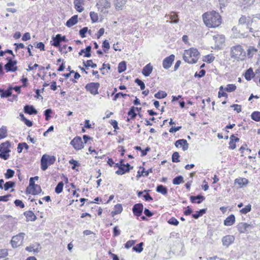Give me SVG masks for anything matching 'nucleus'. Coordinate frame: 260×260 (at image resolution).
<instances>
[{
  "label": "nucleus",
  "mask_w": 260,
  "mask_h": 260,
  "mask_svg": "<svg viewBox=\"0 0 260 260\" xmlns=\"http://www.w3.org/2000/svg\"><path fill=\"white\" fill-rule=\"evenodd\" d=\"M251 25L253 27H250L249 30L251 32H260V19L254 18L252 19Z\"/></svg>",
  "instance_id": "13"
},
{
  "label": "nucleus",
  "mask_w": 260,
  "mask_h": 260,
  "mask_svg": "<svg viewBox=\"0 0 260 260\" xmlns=\"http://www.w3.org/2000/svg\"><path fill=\"white\" fill-rule=\"evenodd\" d=\"M25 249L28 252H33L34 253H38L41 249V246L40 244L35 243L26 247Z\"/></svg>",
  "instance_id": "19"
},
{
  "label": "nucleus",
  "mask_w": 260,
  "mask_h": 260,
  "mask_svg": "<svg viewBox=\"0 0 260 260\" xmlns=\"http://www.w3.org/2000/svg\"><path fill=\"white\" fill-rule=\"evenodd\" d=\"M214 59L215 57L211 54H209L205 56V61L208 63L212 62Z\"/></svg>",
  "instance_id": "59"
},
{
  "label": "nucleus",
  "mask_w": 260,
  "mask_h": 260,
  "mask_svg": "<svg viewBox=\"0 0 260 260\" xmlns=\"http://www.w3.org/2000/svg\"><path fill=\"white\" fill-rule=\"evenodd\" d=\"M122 207L121 204H117L114 206V210L111 212L112 216L120 213L122 211Z\"/></svg>",
  "instance_id": "33"
},
{
  "label": "nucleus",
  "mask_w": 260,
  "mask_h": 260,
  "mask_svg": "<svg viewBox=\"0 0 260 260\" xmlns=\"http://www.w3.org/2000/svg\"><path fill=\"white\" fill-rule=\"evenodd\" d=\"M23 148H25L26 150H28L29 146L25 142L19 143L17 147L18 152L21 153Z\"/></svg>",
  "instance_id": "37"
},
{
  "label": "nucleus",
  "mask_w": 260,
  "mask_h": 260,
  "mask_svg": "<svg viewBox=\"0 0 260 260\" xmlns=\"http://www.w3.org/2000/svg\"><path fill=\"white\" fill-rule=\"evenodd\" d=\"M236 182L240 185H246L248 184V180L246 178H240L236 179Z\"/></svg>",
  "instance_id": "54"
},
{
  "label": "nucleus",
  "mask_w": 260,
  "mask_h": 260,
  "mask_svg": "<svg viewBox=\"0 0 260 260\" xmlns=\"http://www.w3.org/2000/svg\"><path fill=\"white\" fill-rule=\"evenodd\" d=\"M168 222L172 225H177L179 224V221L175 217H171L168 221Z\"/></svg>",
  "instance_id": "58"
},
{
  "label": "nucleus",
  "mask_w": 260,
  "mask_h": 260,
  "mask_svg": "<svg viewBox=\"0 0 260 260\" xmlns=\"http://www.w3.org/2000/svg\"><path fill=\"white\" fill-rule=\"evenodd\" d=\"M91 50V47L90 46H88L86 47L85 49H81L80 52L79 53V54L80 55H82V54L83 53H84L85 57H89L91 55V54L90 53Z\"/></svg>",
  "instance_id": "30"
},
{
  "label": "nucleus",
  "mask_w": 260,
  "mask_h": 260,
  "mask_svg": "<svg viewBox=\"0 0 260 260\" xmlns=\"http://www.w3.org/2000/svg\"><path fill=\"white\" fill-rule=\"evenodd\" d=\"M14 203L16 206L19 207L21 208H23L25 207L24 203L20 200H16L14 201Z\"/></svg>",
  "instance_id": "61"
},
{
  "label": "nucleus",
  "mask_w": 260,
  "mask_h": 260,
  "mask_svg": "<svg viewBox=\"0 0 260 260\" xmlns=\"http://www.w3.org/2000/svg\"><path fill=\"white\" fill-rule=\"evenodd\" d=\"M251 210V206L250 204H248L246 205L244 208L241 209L240 210V212L242 214H246L247 213L249 212Z\"/></svg>",
  "instance_id": "49"
},
{
  "label": "nucleus",
  "mask_w": 260,
  "mask_h": 260,
  "mask_svg": "<svg viewBox=\"0 0 260 260\" xmlns=\"http://www.w3.org/2000/svg\"><path fill=\"white\" fill-rule=\"evenodd\" d=\"M99 87L100 84L99 83L91 82L87 84L85 86V88L92 94L95 95L99 93L98 89Z\"/></svg>",
  "instance_id": "9"
},
{
  "label": "nucleus",
  "mask_w": 260,
  "mask_h": 260,
  "mask_svg": "<svg viewBox=\"0 0 260 260\" xmlns=\"http://www.w3.org/2000/svg\"><path fill=\"white\" fill-rule=\"evenodd\" d=\"M235 240V237L232 235H226L222 238L223 246L229 247Z\"/></svg>",
  "instance_id": "17"
},
{
  "label": "nucleus",
  "mask_w": 260,
  "mask_h": 260,
  "mask_svg": "<svg viewBox=\"0 0 260 260\" xmlns=\"http://www.w3.org/2000/svg\"><path fill=\"white\" fill-rule=\"evenodd\" d=\"M7 129L6 126H3L0 128V140L7 137Z\"/></svg>",
  "instance_id": "42"
},
{
  "label": "nucleus",
  "mask_w": 260,
  "mask_h": 260,
  "mask_svg": "<svg viewBox=\"0 0 260 260\" xmlns=\"http://www.w3.org/2000/svg\"><path fill=\"white\" fill-rule=\"evenodd\" d=\"M78 21V16L74 15L70 18L66 22V25L71 27L75 25Z\"/></svg>",
  "instance_id": "29"
},
{
  "label": "nucleus",
  "mask_w": 260,
  "mask_h": 260,
  "mask_svg": "<svg viewBox=\"0 0 260 260\" xmlns=\"http://www.w3.org/2000/svg\"><path fill=\"white\" fill-rule=\"evenodd\" d=\"M205 73H206V71H205V70H201V71L199 72V73H198L197 72H196V73H195L194 76H195V77H199V78H201V77H203V76H205Z\"/></svg>",
  "instance_id": "64"
},
{
  "label": "nucleus",
  "mask_w": 260,
  "mask_h": 260,
  "mask_svg": "<svg viewBox=\"0 0 260 260\" xmlns=\"http://www.w3.org/2000/svg\"><path fill=\"white\" fill-rule=\"evenodd\" d=\"M13 89V87L10 86L9 88L6 90H4L3 89H0L1 97L2 98H8L12 95V90Z\"/></svg>",
  "instance_id": "26"
},
{
  "label": "nucleus",
  "mask_w": 260,
  "mask_h": 260,
  "mask_svg": "<svg viewBox=\"0 0 260 260\" xmlns=\"http://www.w3.org/2000/svg\"><path fill=\"white\" fill-rule=\"evenodd\" d=\"M55 161V157L54 156H50L47 154H44L41 159V169L45 171L48 168V164L52 165Z\"/></svg>",
  "instance_id": "5"
},
{
  "label": "nucleus",
  "mask_w": 260,
  "mask_h": 260,
  "mask_svg": "<svg viewBox=\"0 0 260 260\" xmlns=\"http://www.w3.org/2000/svg\"><path fill=\"white\" fill-rule=\"evenodd\" d=\"M153 70V67L149 63L145 66L142 70V74L145 77H148L151 73Z\"/></svg>",
  "instance_id": "25"
},
{
  "label": "nucleus",
  "mask_w": 260,
  "mask_h": 260,
  "mask_svg": "<svg viewBox=\"0 0 260 260\" xmlns=\"http://www.w3.org/2000/svg\"><path fill=\"white\" fill-rule=\"evenodd\" d=\"M135 243V241L134 240H129L126 242L125 244V247L127 249L131 247Z\"/></svg>",
  "instance_id": "62"
},
{
  "label": "nucleus",
  "mask_w": 260,
  "mask_h": 260,
  "mask_svg": "<svg viewBox=\"0 0 260 260\" xmlns=\"http://www.w3.org/2000/svg\"><path fill=\"white\" fill-rule=\"evenodd\" d=\"M11 146V143L9 141L2 143L0 145V158L4 160H7L9 157L8 154L10 152L9 148Z\"/></svg>",
  "instance_id": "4"
},
{
  "label": "nucleus",
  "mask_w": 260,
  "mask_h": 260,
  "mask_svg": "<svg viewBox=\"0 0 260 260\" xmlns=\"http://www.w3.org/2000/svg\"><path fill=\"white\" fill-rule=\"evenodd\" d=\"M66 37L64 36H61L60 34H58L55 37H52L53 42L51 43V45L54 47H58L60 46V43L66 41Z\"/></svg>",
  "instance_id": "12"
},
{
  "label": "nucleus",
  "mask_w": 260,
  "mask_h": 260,
  "mask_svg": "<svg viewBox=\"0 0 260 260\" xmlns=\"http://www.w3.org/2000/svg\"><path fill=\"white\" fill-rule=\"evenodd\" d=\"M254 74L252 68H249L248 69L245 74V78L248 81L250 80L254 77Z\"/></svg>",
  "instance_id": "34"
},
{
  "label": "nucleus",
  "mask_w": 260,
  "mask_h": 260,
  "mask_svg": "<svg viewBox=\"0 0 260 260\" xmlns=\"http://www.w3.org/2000/svg\"><path fill=\"white\" fill-rule=\"evenodd\" d=\"M98 9H101V11L103 9H108L111 7V3L108 0H99L96 5Z\"/></svg>",
  "instance_id": "15"
},
{
  "label": "nucleus",
  "mask_w": 260,
  "mask_h": 260,
  "mask_svg": "<svg viewBox=\"0 0 260 260\" xmlns=\"http://www.w3.org/2000/svg\"><path fill=\"white\" fill-rule=\"evenodd\" d=\"M14 173H15L14 171H13L12 169H8L7 170V172L5 174V178L6 179L11 178L12 177H13Z\"/></svg>",
  "instance_id": "48"
},
{
  "label": "nucleus",
  "mask_w": 260,
  "mask_h": 260,
  "mask_svg": "<svg viewBox=\"0 0 260 260\" xmlns=\"http://www.w3.org/2000/svg\"><path fill=\"white\" fill-rule=\"evenodd\" d=\"M175 56L173 54L165 58L163 60L162 66L164 69H168L171 67L173 62L174 60Z\"/></svg>",
  "instance_id": "14"
},
{
  "label": "nucleus",
  "mask_w": 260,
  "mask_h": 260,
  "mask_svg": "<svg viewBox=\"0 0 260 260\" xmlns=\"http://www.w3.org/2000/svg\"><path fill=\"white\" fill-rule=\"evenodd\" d=\"M8 255L7 249H0V258H4Z\"/></svg>",
  "instance_id": "57"
},
{
  "label": "nucleus",
  "mask_w": 260,
  "mask_h": 260,
  "mask_svg": "<svg viewBox=\"0 0 260 260\" xmlns=\"http://www.w3.org/2000/svg\"><path fill=\"white\" fill-rule=\"evenodd\" d=\"M135 107H132L130 108L128 115L131 116V118H134L136 117L137 114L135 113Z\"/></svg>",
  "instance_id": "52"
},
{
  "label": "nucleus",
  "mask_w": 260,
  "mask_h": 260,
  "mask_svg": "<svg viewBox=\"0 0 260 260\" xmlns=\"http://www.w3.org/2000/svg\"><path fill=\"white\" fill-rule=\"evenodd\" d=\"M126 66L125 61L120 62L118 67V71L119 73H121L126 70Z\"/></svg>",
  "instance_id": "41"
},
{
  "label": "nucleus",
  "mask_w": 260,
  "mask_h": 260,
  "mask_svg": "<svg viewBox=\"0 0 260 260\" xmlns=\"http://www.w3.org/2000/svg\"><path fill=\"white\" fill-rule=\"evenodd\" d=\"M156 191L163 195H166L168 193V189L162 185H158L156 188Z\"/></svg>",
  "instance_id": "32"
},
{
  "label": "nucleus",
  "mask_w": 260,
  "mask_h": 260,
  "mask_svg": "<svg viewBox=\"0 0 260 260\" xmlns=\"http://www.w3.org/2000/svg\"><path fill=\"white\" fill-rule=\"evenodd\" d=\"M199 55L198 50L196 48H192L185 51L183 59L189 63H194L198 60Z\"/></svg>",
  "instance_id": "2"
},
{
  "label": "nucleus",
  "mask_w": 260,
  "mask_h": 260,
  "mask_svg": "<svg viewBox=\"0 0 260 260\" xmlns=\"http://www.w3.org/2000/svg\"><path fill=\"white\" fill-rule=\"evenodd\" d=\"M235 222V217L233 214L228 216L224 221V224L226 226L233 225Z\"/></svg>",
  "instance_id": "27"
},
{
  "label": "nucleus",
  "mask_w": 260,
  "mask_h": 260,
  "mask_svg": "<svg viewBox=\"0 0 260 260\" xmlns=\"http://www.w3.org/2000/svg\"><path fill=\"white\" fill-rule=\"evenodd\" d=\"M143 210V205L141 203L135 204L133 207V212L135 215L140 216L141 215Z\"/></svg>",
  "instance_id": "16"
},
{
  "label": "nucleus",
  "mask_w": 260,
  "mask_h": 260,
  "mask_svg": "<svg viewBox=\"0 0 260 260\" xmlns=\"http://www.w3.org/2000/svg\"><path fill=\"white\" fill-rule=\"evenodd\" d=\"M215 43V49H221L223 48L225 43L224 36L221 34H217L213 36Z\"/></svg>",
  "instance_id": "6"
},
{
  "label": "nucleus",
  "mask_w": 260,
  "mask_h": 260,
  "mask_svg": "<svg viewBox=\"0 0 260 260\" xmlns=\"http://www.w3.org/2000/svg\"><path fill=\"white\" fill-rule=\"evenodd\" d=\"M247 51V56L249 58H251L253 55L257 51V49L253 46H249Z\"/></svg>",
  "instance_id": "35"
},
{
  "label": "nucleus",
  "mask_w": 260,
  "mask_h": 260,
  "mask_svg": "<svg viewBox=\"0 0 260 260\" xmlns=\"http://www.w3.org/2000/svg\"><path fill=\"white\" fill-rule=\"evenodd\" d=\"M27 221H35L37 217L35 214L31 211H26L24 213Z\"/></svg>",
  "instance_id": "28"
},
{
  "label": "nucleus",
  "mask_w": 260,
  "mask_h": 260,
  "mask_svg": "<svg viewBox=\"0 0 260 260\" xmlns=\"http://www.w3.org/2000/svg\"><path fill=\"white\" fill-rule=\"evenodd\" d=\"M69 163H70V164H72V165H73V166L72 167V169L73 170H75V169H76V167H78V166H79V165H80V164H79V162H78L77 161H76V160H75V159H71V160L69 161Z\"/></svg>",
  "instance_id": "60"
},
{
  "label": "nucleus",
  "mask_w": 260,
  "mask_h": 260,
  "mask_svg": "<svg viewBox=\"0 0 260 260\" xmlns=\"http://www.w3.org/2000/svg\"><path fill=\"white\" fill-rule=\"evenodd\" d=\"M183 182V177L181 175L175 177L173 180V184L174 185H179Z\"/></svg>",
  "instance_id": "38"
},
{
  "label": "nucleus",
  "mask_w": 260,
  "mask_h": 260,
  "mask_svg": "<svg viewBox=\"0 0 260 260\" xmlns=\"http://www.w3.org/2000/svg\"><path fill=\"white\" fill-rule=\"evenodd\" d=\"M175 146L177 147H182L183 151H185L188 148V144L185 139H180L176 141L175 143Z\"/></svg>",
  "instance_id": "20"
},
{
  "label": "nucleus",
  "mask_w": 260,
  "mask_h": 260,
  "mask_svg": "<svg viewBox=\"0 0 260 260\" xmlns=\"http://www.w3.org/2000/svg\"><path fill=\"white\" fill-rule=\"evenodd\" d=\"M236 86L235 84H228L224 89L227 92H232L236 90Z\"/></svg>",
  "instance_id": "50"
},
{
  "label": "nucleus",
  "mask_w": 260,
  "mask_h": 260,
  "mask_svg": "<svg viewBox=\"0 0 260 260\" xmlns=\"http://www.w3.org/2000/svg\"><path fill=\"white\" fill-rule=\"evenodd\" d=\"M7 59L8 62L4 66L7 72H15L17 70V67L16 66L17 61L16 60H12L10 57H8Z\"/></svg>",
  "instance_id": "8"
},
{
  "label": "nucleus",
  "mask_w": 260,
  "mask_h": 260,
  "mask_svg": "<svg viewBox=\"0 0 260 260\" xmlns=\"http://www.w3.org/2000/svg\"><path fill=\"white\" fill-rule=\"evenodd\" d=\"M250 226L251 225L249 224L241 222L237 225V229L240 233H245L248 232V229Z\"/></svg>",
  "instance_id": "21"
},
{
  "label": "nucleus",
  "mask_w": 260,
  "mask_h": 260,
  "mask_svg": "<svg viewBox=\"0 0 260 260\" xmlns=\"http://www.w3.org/2000/svg\"><path fill=\"white\" fill-rule=\"evenodd\" d=\"M203 21L208 27L215 28L221 23V18L218 13L213 11L203 15Z\"/></svg>",
  "instance_id": "1"
},
{
  "label": "nucleus",
  "mask_w": 260,
  "mask_h": 260,
  "mask_svg": "<svg viewBox=\"0 0 260 260\" xmlns=\"http://www.w3.org/2000/svg\"><path fill=\"white\" fill-rule=\"evenodd\" d=\"M167 94L164 91H159L154 94V97L156 99H163L167 96Z\"/></svg>",
  "instance_id": "43"
},
{
  "label": "nucleus",
  "mask_w": 260,
  "mask_h": 260,
  "mask_svg": "<svg viewBox=\"0 0 260 260\" xmlns=\"http://www.w3.org/2000/svg\"><path fill=\"white\" fill-rule=\"evenodd\" d=\"M90 17L91 18L92 21L93 22H96L99 18L98 14L94 12H90Z\"/></svg>",
  "instance_id": "53"
},
{
  "label": "nucleus",
  "mask_w": 260,
  "mask_h": 260,
  "mask_svg": "<svg viewBox=\"0 0 260 260\" xmlns=\"http://www.w3.org/2000/svg\"><path fill=\"white\" fill-rule=\"evenodd\" d=\"M126 4L125 0H115L114 6L116 10H119L122 9L123 6Z\"/></svg>",
  "instance_id": "31"
},
{
  "label": "nucleus",
  "mask_w": 260,
  "mask_h": 260,
  "mask_svg": "<svg viewBox=\"0 0 260 260\" xmlns=\"http://www.w3.org/2000/svg\"><path fill=\"white\" fill-rule=\"evenodd\" d=\"M25 234L20 233L18 235L13 236L11 240V244L13 247L19 246L23 242Z\"/></svg>",
  "instance_id": "7"
},
{
  "label": "nucleus",
  "mask_w": 260,
  "mask_h": 260,
  "mask_svg": "<svg viewBox=\"0 0 260 260\" xmlns=\"http://www.w3.org/2000/svg\"><path fill=\"white\" fill-rule=\"evenodd\" d=\"M135 83H136L139 86H140L141 90H144L145 88V85L144 83L141 81L140 79L137 78L135 80Z\"/></svg>",
  "instance_id": "55"
},
{
  "label": "nucleus",
  "mask_w": 260,
  "mask_h": 260,
  "mask_svg": "<svg viewBox=\"0 0 260 260\" xmlns=\"http://www.w3.org/2000/svg\"><path fill=\"white\" fill-rule=\"evenodd\" d=\"M71 144L76 150H80L84 147V144L81 138L79 136L74 138L73 140L71 141Z\"/></svg>",
  "instance_id": "11"
},
{
  "label": "nucleus",
  "mask_w": 260,
  "mask_h": 260,
  "mask_svg": "<svg viewBox=\"0 0 260 260\" xmlns=\"http://www.w3.org/2000/svg\"><path fill=\"white\" fill-rule=\"evenodd\" d=\"M42 191L41 187L39 185H36L30 188H27L26 192L27 193L36 195L39 194Z\"/></svg>",
  "instance_id": "18"
},
{
  "label": "nucleus",
  "mask_w": 260,
  "mask_h": 260,
  "mask_svg": "<svg viewBox=\"0 0 260 260\" xmlns=\"http://www.w3.org/2000/svg\"><path fill=\"white\" fill-rule=\"evenodd\" d=\"M143 245V243L141 242V243H139L138 244H137L136 246L133 247V249L134 251H135L137 252L140 253L143 250V248L142 247Z\"/></svg>",
  "instance_id": "47"
},
{
  "label": "nucleus",
  "mask_w": 260,
  "mask_h": 260,
  "mask_svg": "<svg viewBox=\"0 0 260 260\" xmlns=\"http://www.w3.org/2000/svg\"><path fill=\"white\" fill-rule=\"evenodd\" d=\"M190 199L191 202L193 203L200 204L204 200H205V198L204 196H203L202 195L199 194L197 196H190Z\"/></svg>",
  "instance_id": "24"
},
{
  "label": "nucleus",
  "mask_w": 260,
  "mask_h": 260,
  "mask_svg": "<svg viewBox=\"0 0 260 260\" xmlns=\"http://www.w3.org/2000/svg\"><path fill=\"white\" fill-rule=\"evenodd\" d=\"M63 185V183L62 181L59 182L57 184V186L55 188V191L56 193L59 194L62 191Z\"/></svg>",
  "instance_id": "44"
},
{
  "label": "nucleus",
  "mask_w": 260,
  "mask_h": 260,
  "mask_svg": "<svg viewBox=\"0 0 260 260\" xmlns=\"http://www.w3.org/2000/svg\"><path fill=\"white\" fill-rule=\"evenodd\" d=\"M251 118L255 121H260V112L254 111L251 115Z\"/></svg>",
  "instance_id": "39"
},
{
  "label": "nucleus",
  "mask_w": 260,
  "mask_h": 260,
  "mask_svg": "<svg viewBox=\"0 0 260 260\" xmlns=\"http://www.w3.org/2000/svg\"><path fill=\"white\" fill-rule=\"evenodd\" d=\"M52 113V110L51 109H48L44 111V115L46 120H49L51 116L50 114Z\"/></svg>",
  "instance_id": "56"
},
{
  "label": "nucleus",
  "mask_w": 260,
  "mask_h": 260,
  "mask_svg": "<svg viewBox=\"0 0 260 260\" xmlns=\"http://www.w3.org/2000/svg\"><path fill=\"white\" fill-rule=\"evenodd\" d=\"M15 185V183L13 181H8L5 183L4 184V189L5 190H8L9 189L12 188Z\"/></svg>",
  "instance_id": "46"
},
{
  "label": "nucleus",
  "mask_w": 260,
  "mask_h": 260,
  "mask_svg": "<svg viewBox=\"0 0 260 260\" xmlns=\"http://www.w3.org/2000/svg\"><path fill=\"white\" fill-rule=\"evenodd\" d=\"M231 107L234 108V110L237 113H239L241 111V106L237 104H233L231 106Z\"/></svg>",
  "instance_id": "63"
},
{
  "label": "nucleus",
  "mask_w": 260,
  "mask_h": 260,
  "mask_svg": "<svg viewBox=\"0 0 260 260\" xmlns=\"http://www.w3.org/2000/svg\"><path fill=\"white\" fill-rule=\"evenodd\" d=\"M83 63L86 68L91 67L92 68H95L97 67L96 64L93 63L92 60H88L86 62L83 61Z\"/></svg>",
  "instance_id": "45"
},
{
  "label": "nucleus",
  "mask_w": 260,
  "mask_h": 260,
  "mask_svg": "<svg viewBox=\"0 0 260 260\" xmlns=\"http://www.w3.org/2000/svg\"><path fill=\"white\" fill-rule=\"evenodd\" d=\"M84 0H74V4L75 8L79 12H82L84 10V8L82 6L84 5Z\"/></svg>",
  "instance_id": "23"
},
{
  "label": "nucleus",
  "mask_w": 260,
  "mask_h": 260,
  "mask_svg": "<svg viewBox=\"0 0 260 260\" xmlns=\"http://www.w3.org/2000/svg\"><path fill=\"white\" fill-rule=\"evenodd\" d=\"M207 209H202L199 211H197L196 213L192 214V216L194 219H198L200 217L202 216L206 212Z\"/></svg>",
  "instance_id": "36"
},
{
  "label": "nucleus",
  "mask_w": 260,
  "mask_h": 260,
  "mask_svg": "<svg viewBox=\"0 0 260 260\" xmlns=\"http://www.w3.org/2000/svg\"><path fill=\"white\" fill-rule=\"evenodd\" d=\"M179 156H179V153L178 152H174L172 156V161L174 162H179L180 161V160L179 159Z\"/></svg>",
  "instance_id": "51"
},
{
  "label": "nucleus",
  "mask_w": 260,
  "mask_h": 260,
  "mask_svg": "<svg viewBox=\"0 0 260 260\" xmlns=\"http://www.w3.org/2000/svg\"><path fill=\"white\" fill-rule=\"evenodd\" d=\"M164 19L166 22L171 23H177L179 20L178 15L174 12H171L168 15L166 14Z\"/></svg>",
  "instance_id": "10"
},
{
  "label": "nucleus",
  "mask_w": 260,
  "mask_h": 260,
  "mask_svg": "<svg viewBox=\"0 0 260 260\" xmlns=\"http://www.w3.org/2000/svg\"><path fill=\"white\" fill-rule=\"evenodd\" d=\"M230 56L231 58L237 60H244L246 54L243 47L238 45L231 48Z\"/></svg>",
  "instance_id": "3"
},
{
  "label": "nucleus",
  "mask_w": 260,
  "mask_h": 260,
  "mask_svg": "<svg viewBox=\"0 0 260 260\" xmlns=\"http://www.w3.org/2000/svg\"><path fill=\"white\" fill-rule=\"evenodd\" d=\"M129 172L128 169H125V167H122V166H120L119 167V169L116 171V174L117 175H123L126 172Z\"/></svg>",
  "instance_id": "40"
},
{
  "label": "nucleus",
  "mask_w": 260,
  "mask_h": 260,
  "mask_svg": "<svg viewBox=\"0 0 260 260\" xmlns=\"http://www.w3.org/2000/svg\"><path fill=\"white\" fill-rule=\"evenodd\" d=\"M24 112L29 115L37 114L38 111L32 105H26L24 107Z\"/></svg>",
  "instance_id": "22"
}]
</instances>
